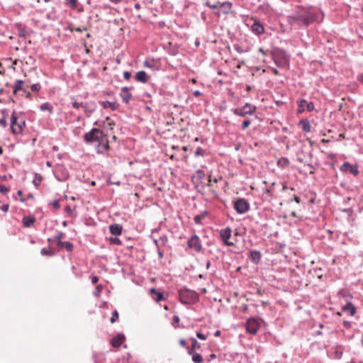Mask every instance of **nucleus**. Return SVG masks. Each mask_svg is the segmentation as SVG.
<instances>
[{
	"label": "nucleus",
	"mask_w": 363,
	"mask_h": 363,
	"mask_svg": "<svg viewBox=\"0 0 363 363\" xmlns=\"http://www.w3.org/2000/svg\"><path fill=\"white\" fill-rule=\"evenodd\" d=\"M145 67L153 69L154 68V62L150 60H145L143 63Z\"/></svg>",
	"instance_id": "40"
},
{
	"label": "nucleus",
	"mask_w": 363,
	"mask_h": 363,
	"mask_svg": "<svg viewBox=\"0 0 363 363\" xmlns=\"http://www.w3.org/2000/svg\"><path fill=\"white\" fill-rule=\"evenodd\" d=\"M251 30L256 35H261L264 33V28L262 24L257 20H255L251 25Z\"/></svg>",
	"instance_id": "13"
},
{
	"label": "nucleus",
	"mask_w": 363,
	"mask_h": 363,
	"mask_svg": "<svg viewBox=\"0 0 363 363\" xmlns=\"http://www.w3.org/2000/svg\"><path fill=\"white\" fill-rule=\"evenodd\" d=\"M341 172H350L354 175H357L359 173L357 165H352L348 162H344L340 168Z\"/></svg>",
	"instance_id": "12"
},
{
	"label": "nucleus",
	"mask_w": 363,
	"mask_h": 363,
	"mask_svg": "<svg viewBox=\"0 0 363 363\" xmlns=\"http://www.w3.org/2000/svg\"><path fill=\"white\" fill-rule=\"evenodd\" d=\"M166 240H167L166 238H160L159 240H155V243L157 245V248H160V245H164Z\"/></svg>",
	"instance_id": "35"
},
{
	"label": "nucleus",
	"mask_w": 363,
	"mask_h": 363,
	"mask_svg": "<svg viewBox=\"0 0 363 363\" xmlns=\"http://www.w3.org/2000/svg\"><path fill=\"white\" fill-rule=\"evenodd\" d=\"M231 229L228 227L225 229H222L220 232V235L221 237L222 240L226 245L227 246H233L234 243L232 242H230L228 240L231 237Z\"/></svg>",
	"instance_id": "10"
},
{
	"label": "nucleus",
	"mask_w": 363,
	"mask_h": 363,
	"mask_svg": "<svg viewBox=\"0 0 363 363\" xmlns=\"http://www.w3.org/2000/svg\"><path fill=\"white\" fill-rule=\"evenodd\" d=\"M304 13V26H308L311 23L318 21L317 16L315 13L308 10H303Z\"/></svg>",
	"instance_id": "11"
},
{
	"label": "nucleus",
	"mask_w": 363,
	"mask_h": 363,
	"mask_svg": "<svg viewBox=\"0 0 363 363\" xmlns=\"http://www.w3.org/2000/svg\"><path fill=\"white\" fill-rule=\"evenodd\" d=\"M9 191V189L5 185H0V192L5 194Z\"/></svg>",
	"instance_id": "49"
},
{
	"label": "nucleus",
	"mask_w": 363,
	"mask_h": 363,
	"mask_svg": "<svg viewBox=\"0 0 363 363\" xmlns=\"http://www.w3.org/2000/svg\"><path fill=\"white\" fill-rule=\"evenodd\" d=\"M179 296L180 301L183 304H191L197 299L196 293L186 288H183L179 291Z\"/></svg>",
	"instance_id": "2"
},
{
	"label": "nucleus",
	"mask_w": 363,
	"mask_h": 363,
	"mask_svg": "<svg viewBox=\"0 0 363 363\" xmlns=\"http://www.w3.org/2000/svg\"><path fill=\"white\" fill-rule=\"evenodd\" d=\"M232 111L238 116L245 117L247 115H253L256 111V107L250 103H246L242 108H234Z\"/></svg>",
	"instance_id": "5"
},
{
	"label": "nucleus",
	"mask_w": 363,
	"mask_h": 363,
	"mask_svg": "<svg viewBox=\"0 0 363 363\" xmlns=\"http://www.w3.org/2000/svg\"><path fill=\"white\" fill-rule=\"evenodd\" d=\"M83 104L82 103H78L77 101H74L72 103V106L74 108H79L80 106H83Z\"/></svg>",
	"instance_id": "54"
},
{
	"label": "nucleus",
	"mask_w": 363,
	"mask_h": 363,
	"mask_svg": "<svg viewBox=\"0 0 363 363\" xmlns=\"http://www.w3.org/2000/svg\"><path fill=\"white\" fill-rule=\"evenodd\" d=\"M358 80L363 84V74H360L358 76Z\"/></svg>",
	"instance_id": "64"
},
{
	"label": "nucleus",
	"mask_w": 363,
	"mask_h": 363,
	"mask_svg": "<svg viewBox=\"0 0 363 363\" xmlns=\"http://www.w3.org/2000/svg\"><path fill=\"white\" fill-rule=\"evenodd\" d=\"M150 293L152 294H155V297L153 298L157 303L164 299L163 294L162 292L157 291L155 288H152L150 289Z\"/></svg>",
	"instance_id": "23"
},
{
	"label": "nucleus",
	"mask_w": 363,
	"mask_h": 363,
	"mask_svg": "<svg viewBox=\"0 0 363 363\" xmlns=\"http://www.w3.org/2000/svg\"><path fill=\"white\" fill-rule=\"evenodd\" d=\"M196 337L198 338H199L200 340H206V336L204 334L199 333V332L196 333Z\"/></svg>",
	"instance_id": "53"
},
{
	"label": "nucleus",
	"mask_w": 363,
	"mask_h": 363,
	"mask_svg": "<svg viewBox=\"0 0 363 363\" xmlns=\"http://www.w3.org/2000/svg\"><path fill=\"white\" fill-rule=\"evenodd\" d=\"M192 342V345L191 348H189L188 353L189 354H194L196 350H199L201 347V345L194 337L190 338Z\"/></svg>",
	"instance_id": "18"
},
{
	"label": "nucleus",
	"mask_w": 363,
	"mask_h": 363,
	"mask_svg": "<svg viewBox=\"0 0 363 363\" xmlns=\"http://www.w3.org/2000/svg\"><path fill=\"white\" fill-rule=\"evenodd\" d=\"M205 153V150L201 147H198L195 152V156L198 157L200 155H203Z\"/></svg>",
	"instance_id": "42"
},
{
	"label": "nucleus",
	"mask_w": 363,
	"mask_h": 363,
	"mask_svg": "<svg viewBox=\"0 0 363 363\" xmlns=\"http://www.w3.org/2000/svg\"><path fill=\"white\" fill-rule=\"evenodd\" d=\"M101 285L97 286H96V291L94 292V294L96 296H99V294H100V292H101Z\"/></svg>",
	"instance_id": "56"
},
{
	"label": "nucleus",
	"mask_w": 363,
	"mask_h": 363,
	"mask_svg": "<svg viewBox=\"0 0 363 363\" xmlns=\"http://www.w3.org/2000/svg\"><path fill=\"white\" fill-rule=\"evenodd\" d=\"M101 104L104 108H111L112 111L117 109L118 107V104L116 101H102Z\"/></svg>",
	"instance_id": "19"
},
{
	"label": "nucleus",
	"mask_w": 363,
	"mask_h": 363,
	"mask_svg": "<svg viewBox=\"0 0 363 363\" xmlns=\"http://www.w3.org/2000/svg\"><path fill=\"white\" fill-rule=\"evenodd\" d=\"M40 108L41 111H49L50 112L52 110V106L48 102L41 104Z\"/></svg>",
	"instance_id": "33"
},
{
	"label": "nucleus",
	"mask_w": 363,
	"mask_h": 363,
	"mask_svg": "<svg viewBox=\"0 0 363 363\" xmlns=\"http://www.w3.org/2000/svg\"><path fill=\"white\" fill-rule=\"evenodd\" d=\"M43 179L42 176L40 174L35 173L34 179L33 180V183L35 186H38L40 185Z\"/></svg>",
	"instance_id": "29"
},
{
	"label": "nucleus",
	"mask_w": 363,
	"mask_h": 363,
	"mask_svg": "<svg viewBox=\"0 0 363 363\" xmlns=\"http://www.w3.org/2000/svg\"><path fill=\"white\" fill-rule=\"evenodd\" d=\"M35 222V218L33 216H25L23 218V225L26 228L30 227Z\"/></svg>",
	"instance_id": "25"
},
{
	"label": "nucleus",
	"mask_w": 363,
	"mask_h": 363,
	"mask_svg": "<svg viewBox=\"0 0 363 363\" xmlns=\"http://www.w3.org/2000/svg\"><path fill=\"white\" fill-rule=\"evenodd\" d=\"M342 311L345 313H348L350 315H353L356 312V308L352 303H347L342 306Z\"/></svg>",
	"instance_id": "20"
},
{
	"label": "nucleus",
	"mask_w": 363,
	"mask_h": 363,
	"mask_svg": "<svg viewBox=\"0 0 363 363\" xmlns=\"http://www.w3.org/2000/svg\"><path fill=\"white\" fill-rule=\"evenodd\" d=\"M57 246L60 248H65L67 252H72L73 250V244L69 241H62L57 243Z\"/></svg>",
	"instance_id": "21"
},
{
	"label": "nucleus",
	"mask_w": 363,
	"mask_h": 363,
	"mask_svg": "<svg viewBox=\"0 0 363 363\" xmlns=\"http://www.w3.org/2000/svg\"><path fill=\"white\" fill-rule=\"evenodd\" d=\"M23 82L21 79L16 80L14 84V89L13 91V94H16L19 90L22 89Z\"/></svg>",
	"instance_id": "27"
},
{
	"label": "nucleus",
	"mask_w": 363,
	"mask_h": 363,
	"mask_svg": "<svg viewBox=\"0 0 363 363\" xmlns=\"http://www.w3.org/2000/svg\"><path fill=\"white\" fill-rule=\"evenodd\" d=\"M65 211L68 213H71L72 212V208L70 206H67L65 208Z\"/></svg>",
	"instance_id": "60"
},
{
	"label": "nucleus",
	"mask_w": 363,
	"mask_h": 363,
	"mask_svg": "<svg viewBox=\"0 0 363 363\" xmlns=\"http://www.w3.org/2000/svg\"><path fill=\"white\" fill-rule=\"evenodd\" d=\"M25 127V121L19 119L16 113L13 111L11 116V129L13 134H20Z\"/></svg>",
	"instance_id": "4"
},
{
	"label": "nucleus",
	"mask_w": 363,
	"mask_h": 363,
	"mask_svg": "<svg viewBox=\"0 0 363 363\" xmlns=\"http://www.w3.org/2000/svg\"><path fill=\"white\" fill-rule=\"evenodd\" d=\"M272 59L279 67H286L289 64V59L286 53L281 49L277 48L272 51Z\"/></svg>",
	"instance_id": "1"
},
{
	"label": "nucleus",
	"mask_w": 363,
	"mask_h": 363,
	"mask_svg": "<svg viewBox=\"0 0 363 363\" xmlns=\"http://www.w3.org/2000/svg\"><path fill=\"white\" fill-rule=\"evenodd\" d=\"M122 226L120 224H112L109 226L110 233L113 235H120L122 233Z\"/></svg>",
	"instance_id": "16"
},
{
	"label": "nucleus",
	"mask_w": 363,
	"mask_h": 363,
	"mask_svg": "<svg viewBox=\"0 0 363 363\" xmlns=\"http://www.w3.org/2000/svg\"><path fill=\"white\" fill-rule=\"evenodd\" d=\"M125 337L123 334H118L116 336L113 337L111 340V345L113 347H118L121 345V344L124 342Z\"/></svg>",
	"instance_id": "14"
},
{
	"label": "nucleus",
	"mask_w": 363,
	"mask_h": 363,
	"mask_svg": "<svg viewBox=\"0 0 363 363\" xmlns=\"http://www.w3.org/2000/svg\"><path fill=\"white\" fill-rule=\"evenodd\" d=\"M179 344L182 347H186V340L184 339H180Z\"/></svg>",
	"instance_id": "62"
},
{
	"label": "nucleus",
	"mask_w": 363,
	"mask_h": 363,
	"mask_svg": "<svg viewBox=\"0 0 363 363\" xmlns=\"http://www.w3.org/2000/svg\"><path fill=\"white\" fill-rule=\"evenodd\" d=\"M233 48H234L235 50H236L238 53L243 52V50H242V47L240 46L239 45L235 44V45H234Z\"/></svg>",
	"instance_id": "51"
},
{
	"label": "nucleus",
	"mask_w": 363,
	"mask_h": 363,
	"mask_svg": "<svg viewBox=\"0 0 363 363\" xmlns=\"http://www.w3.org/2000/svg\"><path fill=\"white\" fill-rule=\"evenodd\" d=\"M118 313L117 312V311H114L112 313V315L111 317L110 321L111 323H114L118 320Z\"/></svg>",
	"instance_id": "39"
},
{
	"label": "nucleus",
	"mask_w": 363,
	"mask_h": 363,
	"mask_svg": "<svg viewBox=\"0 0 363 363\" xmlns=\"http://www.w3.org/2000/svg\"><path fill=\"white\" fill-rule=\"evenodd\" d=\"M66 3L70 6L72 9H75L77 6V0H65Z\"/></svg>",
	"instance_id": "37"
},
{
	"label": "nucleus",
	"mask_w": 363,
	"mask_h": 363,
	"mask_svg": "<svg viewBox=\"0 0 363 363\" xmlns=\"http://www.w3.org/2000/svg\"><path fill=\"white\" fill-rule=\"evenodd\" d=\"M102 144H104V147L105 150H108L109 149V145L107 140H105V141L104 140V143Z\"/></svg>",
	"instance_id": "58"
},
{
	"label": "nucleus",
	"mask_w": 363,
	"mask_h": 363,
	"mask_svg": "<svg viewBox=\"0 0 363 363\" xmlns=\"http://www.w3.org/2000/svg\"><path fill=\"white\" fill-rule=\"evenodd\" d=\"M196 177L199 179H203L205 177L204 172L201 169H199L196 171Z\"/></svg>",
	"instance_id": "41"
},
{
	"label": "nucleus",
	"mask_w": 363,
	"mask_h": 363,
	"mask_svg": "<svg viewBox=\"0 0 363 363\" xmlns=\"http://www.w3.org/2000/svg\"><path fill=\"white\" fill-rule=\"evenodd\" d=\"M179 320H180V319H179V316H178V315H174V316H173V322H174V323H173V325H174V326L175 328L178 327V326H177V325H176L175 324L179 323Z\"/></svg>",
	"instance_id": "52"
},
{
	"label": "nucleus",
	"mask_w": 363,
	"mask_h": 363,
	"mask_svg": "<svg viewBox=\"0 0 363 363\" xmlns=\"http://www.w3.org/2000/svg\"><path fill=\"white\" fill-rule=\"evenodd\" d=\"M83 108L85 111H89V113H91L95 110L96 105L94 103H86L83 104Z\"/></svg>",
	"instance_id": "26"
},
{
	"label": "nucleus",
	"mask_w": 363,
	"mask_h": 363,
	"mask_svg": "<svg viewBox=\"0 0 363 363\" xmlns=\"http://www.w3.org/2000/svg\"><path fill=\"white\" fill-rule=\"evenodd\" d=\"M221 7H227V9L229 10L231 7V3L229 1H225L223 3L220 2V8Z\"/></svg>",
	"instance_id": "45"
},
{
	"label": "nucleus",
	"mask_w": 363,
	"mask_h": 363,
	"mask_svg": "<svg viewBox=\"0 0 363 363\" xmlns=\"http://www.w3.org/2000/svg\"><path fill=\"white\" fill-rule=\"evenodd\" d=\"M99 281V278L96 276H94L91 277V282L92 284H96Z\"/></svg>",
	"instance_id": "61"
},
{
	"label": "nucleus",
	"mask_w": 363,
	"mask_h": 363,
	"mask_svg": "<svg viewBox=\"0 0 363 363\" xmlns=\"http://www.w3.org/2000/svg\"><path fill=\"white\" fill-rule=\"evenodd\" d=\"M110 241L111 243H113V244H116V245H121V241L120 240V239L117 238H111L110 239Z\"/></svg>",
	"instance_id": "46"
},
{
	"label": "nucleus",
	"mask_w": 363,
	"mask_h": 363,
	"mask_svg": "<svg viewBox=\"0 0 363 363\" xmlns=\"http://www.w3.org/2000/svg\"><path fill=\"white\" fill-rule=\"evenodd\" d=\"M40 253L42 255L52 257L54 255V252L50 249L42 248Z\"/></svg>",
	"instance_id": "32"
},
{
	"label": "nucleus",
	"mask_w": 363,
	"mask_h": 363,
	"mask_svg": "<svg viewBox=\"0 0 363 363\" xmlns=\"http://www.w3.org/2000/svg\"><path fill=\"white\" fill-rule=\"evenodd\" d=\"M251 123V121L250 120H245L243 121L242 124V129H246L247 128L249 127V125H250Z\"/></svg>",
	"instance_id": "48"
},
{
	"label": "nucleus",
	"mask_w": 363,
	"mask_h": 363,
	"mask_svg": "<svg viewBox=\"0 0 363 363\" xmlns=\"http://www.w3.org/2000/svg\"><path fill=\"white\" fill-rule=\"evenodd\" d=\"M9 204H4V205L1 206V210H2L4 212H7V211H8V210H9Z\"/></svg>",
	"instance_id": "59"
},
{
	"label": "nucleus",
	"mask_w": 363,
	"mask_h": 363,
	"mask_svg": "<svg viewBox=\"0 0 363 363\" xmlns=\"http://www.w3.org/2000/svg\"><path fill=\"white\" fill-rule=\"evenodd\" d=\"M205 6H208L211 9H215L220 8V2L218 1L216 4H211L209 1H206L205 3Z\"/></svg>",
	"instance_id": "36"
},
{
	"label": "nucleus",
	"mask_w": 363,
	"mask_h": 363,
	"mask_svg": "<svg viewBox=\"0 0 363 363\" xmlns=\"http://www.w3.org/2000/svg\"><path fill=\"white\" fill-rule=\"evenodd\" d=\"M120 96L125 103H128L132 97V95L129 91V88L126 86L121 89Z\"/></svg>",
	"instance_id": "15"
},
{
	"label": "nucleus",
	"mask_w": 363,
	"mask_h": 363,
	"mask_svg": "<svg viewBox=\"0 0 363 363\" xmlns=\"http://www.w3.org/2000/svg\"><path fill=\"white\" fill-rule=\"evenodd\" d=\"M306 108L308 111H312L314 109V104L313 102H309L306 104Z\"/></svg>",
	"instance_id": "50"
},
{
	"label": "nucleus",
	"mask_w": 363,
	"mask_h": 363,
	"mask_svg": "<svg viewBox=\"0 0 363 363\" xmlns=\"http://www.w3.org/2000/svg\"><path fill=\"white\" fill-rule=\"evenodd\" d=\"M211 182L217 183L218 182V179L216 178H214L213 179H212L211 176L210 175L209 176V179H208V186L211 185Z\"/></svg>",
	"instance_id": "57"
},
{
	"label": "nucleus",
	"mask_w": 363,
	"mask_h": 363,
	"mask_svg": "<svg viewBox=\"0 0 363 363\" xmlns=\"http://www.w3.org/2000/svg\"><path fill=\"white\" fill-rule=\"evenodd\" d=\"M207 216V212L204 211L194 217V221L196 224L201 223L202 220Z\"/></svg>",
	"instance_id": "28"
},
{
	"label": "nucleus",
	"mask_w": 363,
	"mask_h": 363,
	"mask_svg": "<svg viewBox=\"0 0 363 363\" xmlns=\"http://www.w3.org/2000/svg\"><path fill=\"white\" fill-rule=\"evenodd\" d=\"M123 77L125 79H129L131 77V74L130 72L125 71L123 72Z\"/></svg>",
	"instance_id": "55"
},
{
	"label": "nucleus",
	"mask_w": 363,
	"mask_h": 363,
	"mask_svg": "<svg viewBox=\"0 0 363 363\" xmlns=\"http://www.w3.org/2000/svg\"><path fill=\"white\" fill-rule=\"evenodd\" d=\"M259 323L254 318L248 319L245 324L247 332L251 335H255L259 329Z\"/></svg>",
	"instance_id": "8"
},
{
	"label": "nucleus",
	"mask_w": 363,
	"mask_h": 363,
	"mask_svg": "<svg viewBox=\"0 0 363 363\" xmlns=\"http://www.w3.org/2000/svg\"><path fill=\"white\" fill-rule=\"evenodd\" d=\"M135 79L142 83H146L147 82L149 77H147V74L145 71H139L135 74Z\"/></svg>",
	"instance_id": "17"
},
{
	"label": "nucleus",
	"mask_w": 363,
	"mask_h": 363,
	"mask_svg": "<svg viewBox=\"0 0 363 363\" xmlns=\"http://www.w3.org/2000/svg\"><path fill=\"white\" fill-rule=\"evenodd\" d=\"M288 163L289 160L286 158H281L277 162V164L281 167H284L285 165L288 164Z\"/></svg>",
	"instance_id": "38"
},
{
	"label": "nucleus",
	"mask_w": 363,
	"mask_h": 363,
	"mask_svg": "<svg viewBox=\"0 0 363 363\" xmlns=\"http://www.w3.org/2000/svg\"><path fill=\"white\" fill-rule=\"evenodd\" d=\"M300 125L302 128V130L304 131V132H309L311 130V123L309 122L308 120L307 119H303L300 121Z\"/></svg>",
	"instance_id": "24"
},
{
	"label": "nucleus",
	"mask_w": 363,
	"mask_h": 363,
	"mask_svg": "<svg viewBox=\"0 0 363 363\" xmlns=\"http://www.w3.org/2000/svg\"><path fill=\"white\" fill-rule=\"evenodd\" d=\"M30 88L33 91H38L40 89V84H34Z\"/></svg>",
	"instance_id": "47"
},
{
	"label": "nucleus",
	"mask_w": 363,
	"mask_h": 363,
	"mask_svg": "<svg viewBox=\"0 0 363 363\" xmlns=\"http://www.w3.org/2000/svg\"><path fill=\"white\" fill-rule=\"evenodd\" d=\"M104 135L99 128H92L89 132L86 133L84 136V139L85 142L86 143H93L96 141L101 142V143H104Z\"/></svg>",
	"instance_id": "3"
},
{
	"label": "nucleus",
	"mask_w": 363,
	"mask_h": 363,
	"mask_svg": "<svg viewBox=\"0 0 363 363\" xmlns=\"http://www.w3.org/2000/svg\"><path fill=\"white\" fill-rule=\"evenodd\" d=\"M50 205L52 206L55 209H59L60 206L57 200L52 201Z\"/></svg>",
	"instance_id": "44"
},
{
	"label": "nucleus",
	"mask_w": 363,
	"mask_h": 363,
	"mask_svg": "<svg viewBox=\"0 0 363 363\" xmlns=\"http://www.w3.org/2000/svg\"><path fill=\"white\" fill-rule=\"evenodd\" d=\"M201 94L200 91H199V90H196V91H194L193 92V95H194V96H196V97L199 96Z\"/></svg>",
	"instance_id": "63"
},
{
	"label": "nucleus",
	"mask_w": 363,
	"mask_h": 363,
	"mask_svg": "<svg viewBox=\"0 0 363 363\" xmlns=\"http://www.w3.org/2000/svg\"><path fill=\"white\" fill-rule=\"evenodd\" d=\"M288 22L291 26H304L303 10L297 11L294 15L288 16Z\"/></svg>",
	"instance_id": "6"
},
{
	"label": "nucleus",
	"mask_w": 363,
	"mask_h": 363,
	"mask_svg": "<svg viewBox=\"0 0 363 363\" xmlns=\"http://www.w3.org/2000/svg\"><path fill=\"white\" fill-rule=\"evenodd\" d=\"M192 360L195 362V363H201L203 362V357L201 354H198V353H194V354H192Z\"/></svg>",
	"instance_id": "31"
},
{
	"label": "nucleus",
	"mask_w": 363,
	"mask_h": 363,
	"mask_svg": "<svg viewBox=\"0 0 363 363\" xmlns=\"http://www.w3.org/2000/svg\"><path fill=\"white\" fill-rule=\"evenodd\" d=\"M187 244L189 247L194 249L196 252H200L202 249L199 238L196 235H192L188 240Z\"/></svg>",
	"instance_id": "9"
},
{
	"label": "nucleus",
	"mask_w": 363,
	"mask_h": 363,
	"mask_svg": "<svg viewBox=\"0 0 363 363\" xmlns=\"http://www.w3.org/2000/svg\"><path fill=\"white\" fill-rule=\"evenodd\" d=\"M235 210L240 214L247 212L250 209L249 203L244 199H238L234 203Z\"/></svg>",
	"instance_id": "7"
},
{
	"label": "nucleus",
	"mask_w": 363,
	"mask_h": 363,
	"mask_svg": "<svg viewBox=\"0 0 363 363\" xmlns=\"http://www.w3.org/2000/svg\"><path fill=\"white\" fill-rule=\"evenodd\" d=\"M261 257V252L258 250H252L250 252L251 259L256 264L259 262Z\"/></svg>",
	"instance_id": "22"
},
{
	"label": "nucleus",
	"mask_w": 363,
	"mask_h": 363,
	"mask_svg": "<svg viewBox=\"0 0 363 363\" xmlns=\"http://www.w3.org/2000/svg\"><path fill=\"white\" fill-rule=\"evenodd\" d=\"M0 125L4 127V128H6V125H7V122H6V116H4L1 119H0Z\"/></svg>",
	"instance_id": "43"
},
{
	"label": "nucleus",
	"mask_w": 363,
	"mask_h": 363,
	"mask_svg": "<svg viewBox=\"0 0 363 363\" xmlns=\"http://www.w3.org/2000/svg\"><path fill=\"white\" fill-rule=\"evenodd\" d=\"M307 101L305 99H299L298 101V111L302 112L304 110L305 106H306Z\"/></svg>",
	"instance_id": "30"
},
{
	"label": "nucleus",
	"mask_w": 363,
	"mask_h": 363,
	"mask_svg": "<svg viewBox=\"0 0 363 363\" xmlns=\"http://www.w3.org/2000/svg\"><path fill=\"white\" fill-rule=\"evenodd\" d=\"M65 237V234L62 232H60L58 233L55 237H54V240L57 242V243H60L62 242V239Z\"/></svg>",
	"instance_id": "34"
}]
</instances>
